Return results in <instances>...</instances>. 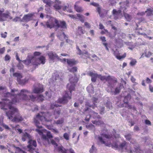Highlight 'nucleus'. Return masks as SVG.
<instances>
[{"mask_svg": "<svg viewBox=\"0 0 153 153\" xmlns=\"http://www.w3.org/2000/svg\"><path fill=\"white\" fill-rule=\"evenodd\" d=\"M55 3V4L53 6V7L56 10H58L60 13L59 10L62 9L60 5V2L58 0H56Z\"/></svg>", "mask_w": 153, "mask_h": 153, "instance_id": "nucleus-25", "label": "nucleus"}, {"mask_svg": "<svg viewBox=\"0 0 153 153\" xmlns=\"http://www.w3.org/2000/svg\"><path fill=\"white\" fill-rule=\"evenodd\" d=\"M13 76L17 77V81L19 83L22 84L25 83L24 82L21 80V78L22 77L21 74L17 73H13Z\"/></svg>", "mask_w": 153, "mask_h": 153, "instance_id": "nucleus-21", "label": "nucleus"}, {"mask_svg": "<svg viewBox=\"0 0 153 153\" xmlns=\"http://www.w3.org/2000/svg\"><path fill=\"white\" fill-rule=\"evenodd\" d=\"M37 97L33 94L29 95V99H30L31 101H33L37 100Z\"/></svg>", "mask_w": 153, "mask_h": 153, "instance_id": "nucleus-47", "label": "nucleus"}, {"mask_svg": "<svg viewBox=\"0 0 153 153\" xmlns=\"http://www.w3.org/2000/svg\"><path fill=\"white\" fill-rule=\"evenodd\" d=\"M11 92L12 93L10 102L11 104H16L23 100L29 99L28 95L32 94V92L27 90L23 89L21 90L20 93H18V91L15 89H12Z\"/></svg>", "mask_w": 153, "mask_h": 153, "instance_id": "nucleus-3", "label": "nucleus"}, {"mask_svg": "<svg viewBox=\"0 0 153 153\" xmlns=\"http://www.w3.org/2000/svg\"><path fill=\"white\" fill-rule=\"evenodd\" d=\"M16 149L15 153H26L25 152L22 150L19 147H15ZM11 153H13V152H11Z\"/></svg>", "mask_w": 153, "mask_h": 153, "instance_id": "nucleus-38", "label": "nucleus"}, {"mask_svg": "<svg viewBox=\"0 0 153 153\" xmlns=\"http://www.w3.org/2000/svg\"><path fill=\"white\" fill-rule=\"evenodd\" d=\"M125 137L127 140L129 141L131 139V135L130 134H128L127 135H125Z\"/></svg>", "mask_w": 153, "mask_h": 153, "instance_id": "nucleus-58", "label": "nucleus"}, {"mask_svg": "<svg viewBox=\"0 0 153 153\" xmlns=\"http://www.w3.org/2000/svg\"><path fill=\"white\" fill-rule=\"evenodd\" d=\"M60 79L59 73L57 72H56L53 74L52 79L53 81L54 80H59Z\"/></svg>", "mask_w": 153, "mask_h": 153, "instance_id": "nucleus-33", "label": "nucleus"}, {"mask_svg": "<svg viewBox=\"0 0 153 153\" xmlns=\"http://www.w3.org/2000/svg\"><path fill=\"white\" fill-rule=\"evenodd\" d=\"M68 65L70 66H72L76 64V61L74 59H66Z\"/></svg>", "mask_w": 153, "mask_h": 153, "instance_id": "nucleus-34", "label": "nucleus"}, {"mask_svg": "<svg viewBox=\"0 0 153 153\" xmlns=\"http://www.w3.org/2000/svg\"><path fill=\"white\" fill-rule=\"evenodd\" d=\"M41 53L38 52H35L34 53V56H31L32 62L33 65H38L41 64H44L45 62V57L41 56H39Z\"/></svg>", "mask_w": 153, "mask_h": 153, "instance_id": "nucleus-7", "label": "nucleus"}, {"mask_svg": "<svg viewBox=\"0 0 153 153\" xmlns=\"http://www.w3.org/2000/svg\"><path fill=\"white\" fill-rule=\"evenodd\" d=\"M49 19L46 22V27L48 28H51L54 26H56L58 20L55 18L49 16Z\"/></svg>", "mask_w": 153, "mask_h": 153, "instance_id": "nucleus-12", "label": "nucleus"}, {"mask_svg": "<svg viewBox=\"0 0 153 153\" xmlns=\"http://www.w3.org/2000/svg\"><path fill=\"white\" fill-rule=\"evenodd\" d=\"M11 126L13 129L17 130L19 132L20 134L22 132V131L21 129L19 128V126L18 125H16L15 126H12V125H11Z\"/></svg>", "mask_w": 153, "mask_h": 153, "instance_id": "nucleus-49", "label": "nucleus"}, {"mask_svg": "<svg viewBox=\"0 0 153 153\" xmlns=\"http://www.w3.org/2000/svg\"><path fill=\"white\" fill-rule=\"evenodd\" d=\"M31 56L30 55L28 56L26 60L22 61L23 62L27 65H29L31 63L33 64L32 62V59L31 58Z\"/></svg>", "mask_w": 153, "mask_h": 153, "instance_id": "nucleus-31", "label": "nucleus"}, {"mask_svg": "<svg viewBox=\"0 0 153 153\" xmlns=\"http://www.w3.org/2000/svg\"><path fill=\"white\" fill-rule=\"evenodd\" d=\"M30 137H31L30 134L26 132H25V133H23V134L22 136V140L23 141H25L27 139L29 140Z\"/></svg>", "mask_w": 153, "mask_h": 153, "instance_id": "nucleus-30", "label": "nucleus"}, {"mask_svg": "<svg viewBox=\"0 0 153 153\" xmlns=\"http://www.w3.org/2000/svg\"><path fill=\"white\" fill-rule=\"evenodd\" d=\"M44 91L42 85L39 84L37 86H34L32 92V93L39 94L43 92Z\"/></svg>", "mask_w": 153, "mask_h": 153, "instance_id": "nucleus-16", "label": "nucleus"}, {"mask_svg": "<svg viewBox=\"0 0 153 153\" xmlns=\"http://www.w3.org/2000/svg\"><path fill=\"white\" fill-rule=\"evenodd\" d=\"M98 78L102 81L105 80L107 81L108 83V86L111 87L114 86V84H112L111 83H115L116 82V79L114 77L110 76H102L101 75L99 74L98 76Z\"/></svg>", "mask_w": 153, "mask_h": 153, "instance_id": "nucleus-9", "label": "nucleus"}, {"mask_svg": "<svg viewBox=\"0 0 153 153\" xmlns=\"http://www.w3.org/2000/svg\"><path fill=\"white\" fill-rule=\"evenodd\" d=\"M69 134L67 133H65L63 134V137L66 140L69 139Z\"/></svg>", "mask_w": 153, "mask_h": 153, "instance_id": "nucleus-50", "label": "nucleus"}, {"mask_svg": "<svg viewBox=\"0 0 153 153\" xmlns=\"http://www.w3.org/2000/svg\"><path fill=\"white\" fill-rule=\"evenodd\" d=\"M111 146L113 148L117 149L126 151L128 153H132L130 145L127 144L125 142L120 144L118 142H115L113 143Z\"/></svg>", "mask_w": 153, "mask_h": 153, "instance_id": "nucleus-5", "label": "nucleus"}, {"mask_svg": "<svg viewBox=\"0 0 153 153\" xmlns=\"http://www.w3.org/2000/svg\"><path fill=\"white\" fill-rule=\"evenodd\" d=\"M11 103L9 102L8 105L9 110L6 111V114L8 118L12 122L16 123L20 122L24 118L19 113L18 109L11 106Z\"/></svg>", "mask_w": 153, "mask_h": 153, "instance_id": "nucleus-4", "label": "nucleus"}, {"mask_svg": "<svg viewBox=\"0 0 153 153\" xmlns=\"http://www.w3.org/2000/svg\"><path fill=\"white\" fill-rule=\"evenodd\" d=\"M89 75L91 77V81L94 82L96 81V78H98V75L93 72H90L89 73Z\"/></svg>", "mask_w": 153, "mask_h": 153, "instance_id": "nucleus-27", "label": "nucleus"}, {"mask_svg": "<svg viewBox=\"0 0 153 153\" xmlns=\"http://www.w3.org/2000/svg\"><path fill=\"white\" fill-rule=\"evenodd\" d=\"M131 98V96L129 94H128V95L125 96L124 100V102L125 103L127 104V106L126 105V107H127L128 108L130 109H132L134 111H136V109L134 107H132V106L129 105L127 104L128 101L130 100Z\"/></svg>", "mask_w": 153, "mask_h": 153, "instance_id": "nucleus-17", "label": "nucleus"}, {"mask_svg": "<svg viewBox=\"0 0 153 153\" xmlns=\"http://www.w3.org/2000/svg\"><path fill=\"white\" fill-rule=\"evenodd\" d=\"M121 12L122 11L121 10L118 11H117L115 9L113 10L112 13L115 19H118L120 18L122 15Z\"/></svg>", "mask_w": 153, "mask_h": 153, "instance_id": "nucleus-19", "label": "nucleus"}, {"mask_svg": "<svg viewBox=\"0 0 153 153\" xmlns=\"http://www.w3.org/2000/svg\"><path fill=\"white\" fill-rule=\"evenodd\" d=\"M90 4L96 7H97L96 9L97 11L98 12L100 16H102V10L101 8L100 7L99 5L95 2H92L90 3Z\"/></svg>", "mask_w": 153, "mask_h": 153, "instance_id": "nucleus-22", "label": "nucleus"}, {"mask_svg": "<svg viewBox=\"0 0 153 153\" xmlns=\"http://www.w3.org/2000/svg\"><path fill=\"white\" fill-rule=\"evenodd\" d=\"M121 4V9L123 10L125 18L127 21H130L131 19V16L130 15L125 13L126 11V9L129 7V2L126 1L125 2L120 3Z\"/></svg>", "mask_w": 153, "mask_h": 153, "instance_id": "nucleus-10", "label": "nucleus"}, {"mask_svg": "<svg viewBox=\"0 0 153 153\" xmlns=\"http://www.w3.org/2000/svg\"><path fill=\"white\" fill-rule=\"evenodd\" d=\"M34 13H29L28 14L25 15L23 18L22 20L24 22H27L31 20L32 18L34 15Z\"/></svg>", "mask_w": 153, "mask_h": 153, "instance_id": "nucleus-20", "label": "nucleus"}, {"mask_svg": "<svg viewBox=\"0 0 153 153\" xmlns=\"http://www.w3.org/2000/svg\"><path fill=\"white\" fill-rule=\"evenodd\" d=\"M37 98V100L38 102H42L44 100V97L41 94L38 95Z\"/></svg>", "mask_w": 153, "mask_h": 153, "instance_id": "nucleus-42", "label": "nucleus"}, {"mask_svg": "<svg viewBox=\"0 0 153 153\" xmlns=\"http://www.w3.org/2000/svg\"><path fill=\"white\" fill-rule=\"evenodd\" d=\"M0 93H3L2 94V96L4 97L5 98L3 99L6 101V102H4V103L5 104H8L9 102H10L11 99V95H12V93L11 92V94L9 92L6 91V90L5 88L2 86L0 87Z\"/></svg>", "mask_w": 153, "mask_h": 153, "instance_id": "nucleus-8", "label": "nucleus"}, {"mask_svg": "<svg viewBox=\"0 0 153 153\" xmlns=\"http://www.w3.org/2000/svg\"><path fill=\"white\" fill-rule=\"evenodd\" d=\"M7 33L6 32H4V33H1V35L2 37L5 38L7 36Z\"/></svg>", "mask_w": 153, "mask_h": 153, "instance_id": "nucleus-62", "label": "nucleus"}, {"mask_svg": "<svg viewBox=\"0 0 153 153\" xmlns=\"http://www.w3.org/2000/svg\"><path fill=\"white\" fill-rule=\"evenodd\" d=\"M99 109L100 111V114H102L104 113V111L105 110L104 107L100 106L99 107Z\"/></svg>", "mask_w": 153, "mask_h": 153, "instance_id": "nucleus-54", "label": "nucleus"}, {"mask_svg": "<svg viewBox=\"0 0 153 153\" xmlns=\"http://www.w3.org/2000/svg\"><path fill=\"white\" fill-rule=\"evenodd\" d=\"M4 10V9L0 10V21H5L7 19H12V18L10 16V12L8 10H6L5 13H2Z\"/></svg>", "mask_w": 153, "mask_h": 153, "instance_id": "nucleus-11", "label": "nucleus"}, {"mask_svg": "<svg viewBox=\"0 0 153 153\" xmlns=\"http://www.w3.org/2000/svg\"><path fill=\"white\" fill-rule=\"evenodd\" d=\"M21 62H19V64H18L17 66L18 68L19 69H21L23 68V65L21 63Z\"/></svg>", "mask_w": 153, "mask_h": 153, "instance_id": "nucleus-55", "label": "nucleus"}, {"mask_svg": "<svg viewBox=\"0 0 153 153\" xmlns=\"http://www.w3.org/2000/svg\"><path fill=\"white\" fill-rule=\"evenodd\" d=\"M106 106L108 108L110 109L111 107V102L108 101L106 104Z\"/></svg>", "mask_w": 153, "mask_h": 153, "instance_id": "nucleus-52", "label": "nucleus"}, {"mask_svg": "<svg viewBox=\"0 0 153 153\" xmlns=\"http://www.w3.org/2000/svg\"><path fill=\"white\" fill-rule=\"evenodd\" d=\"M85 31L83 30L82 27H78V30L76 33L77 35H80L84 33Z\"/></svg>", "mask_w": 153, "mask_h": 153, "instance_id": "nucleus-36", "label": "nucleus"}, {"mask_svg": "<svg viewBox=\"0 0 153 153\" xmlns=\"http://www.w3.org/2000/svg\"><path fill=\"white\" fill-rule=\"evenodd\" d=\"M114 54L116 58L119 60L125 58L126 56V53H124L122 56H119L118 55V52L117 51H114Z\"/></svg>", "mask_w": 153, "mask_h": 153, "instance_id": "nucleus-32", "label": "nucleus"}, {"mask_svg": "<svg viewBox=\"0 0 153 153\" xmlns=\"http://www.w3.org/2000/svg\"><path fill=\"white\" fill-rule=\"evenodd\" d=\"M112 84H114V86L113 87H110L108 86L109 88H110V90H108V92H111V94H114V95H116L117 94H118L120 92L121 89H122L123 88V86L122 84H120V86L118 87H117L115 89V91H114L113 88V87L114 86V83H111Z\"/></svg>", "mask_w": 153, "mask_h": 153, "instance_id": "nucleus-14", "label": "nucleus"}, {"mask_svg": "<svg viewBox=\"0 0 153 153\" xmlns=\"http://www.w3.org/2000/svg\"><path fill=\"white\" fill-rule=\"evenodd\" d=\"M85 55V56L87 57H89L90 54L88 53V52L85 50H84L82 51V55H81L83 56Z\"/></svg>", "mask_w": 153, "mask_h": 153, "instance_id": "nucleus-48", "label": "nucleus"}, {"mask_svg": "<svg viewBox=\"0 0 153 153\" xmlns=\"http://www.w3.org/2000/svg\"><path fill=\"white\" fill-rule=\"evenodd\" d=\"M58 106H61L58 104L53 103L51 104V108L52 109H54L55 107L57 108Z\"/></svg>", "mask_w": 153, "mask_h": 153, "instance_id": "nucleus-53", "label": "nucleus"}, {"mask_svg": "<svg viewBox=\"0 0 153 153\" xmlns=\"http://www.w3.org/2000/svg\"><path fill=\"white\" fill-rule=\"evenodd\" d=\"M152 55V53L150 52H146L145 53V56L146 57H149L151 56Z\"/></svg>", "mask_w": 153, "mask_h": 153, "instance_id": "nucleus-57", "label": "nucleus"}, {"mask_svg": "<svg viewBox=\"0 0 153 153\" xmlns=\"http://www.w3.org/2000/svg\"><path fill=\"white\" fill-rule=\"evenodd\" d=\"M3 117L1 116L0 117V125L3 126L4 124L3 123Z\"/></svg>", "mask_w": 153, "mask_h": 153, "instance_id": "nucleus-60", "label": "nucleus"}, {"mask_svg": "<svg viewBox=\"0 0 153 153\" xmlns=\"http://www.w3.org/2000/svg\"><path fill=\"white\" fill-rule=\"evenodd\" d=\"M48 55L49 58L51 60H53L56 58L57 59L60 60L61 62H66V59H60L58 55L56 53L52 52H50L48 53Z\"/></svg>", "mask_w": 153, "mask_h": 153, "instance_id": "nucleus-15", "label": "nucleus"}, {"mask_svg": "<svg viewBox=\"0 0 153 153\" xmlns=\"http://www.w3.org/2000/svg\"><path fill=\"white\" fill-rule=\"evenodd\" d=\"M92 100L93 102L92 105L91 104L88 103H87L86 105H88L90 107H92L94 109L95 107L97 105L95 104V103L99 102V101L98 99V98H97L94 97L92 98Z\"/></svg>", "mask_w": 153, "mask_h": 153, "instance_id": "nucleus-23", "label": "nucleus"}, {"mask_svg": "<svg viewBox=\"0 0 153 153\" xmlns=\"http://www.w3.org/2000/svg\"><path fill=\"white\" fill-rule=\"evenodd\" d=\"M61 110L59 108L55 109L53 113V115L55 119H57L59 117L61 114Z\"/></svg>", "mask_w": 153, "mask_h": 153, "instance_id": "nucleus-28", "label": "nucleus"}, {"mask_svg": "<svg viewBox=\"0 0 153 153\" xmlns=\"http://www.w3.org/2000/svg\"><path fill=\"white\" fill-rule=\"evenodd\" d=\"M69 81L70 82L67 85V88L69 91H66L63 97L58 99V102L60 103H66L68 102V100L71 99V92L74 90L75 86L78 81V79L74 74L73 76L69 78Z\"/></svg>", "mask_w": 153, "mask_h": 153, "instance_id": "nucleus-2", "label": "nucleus"}, {"mask_svg": "<svg viewBox=\"0 0 153 153\" xmlns=\"http://www.w3.org/2000/svg\"><path fill=\"white\" fill-rule=\"evenodd\" d=\"M79 3V2H76L75 3L74 5V8L75 10L78 12H81L83 11V10L82 8L77 5Z\"/></svg>", "mask_w": 153, "mask_h": 153, "instance_id": "nucleus-29", "label": "nucleus"}, {"mask_svg": "<svg viewBox=\"0 0 153 153\" xmlns=\"http://www.w3.org/2000/svg\"><path fill=\"white\" fill-rule=\"evenodd\" d=\"M92 123L94 124H95L97 125H100L102 124L105 125L104 124L103 122L101 120H98L97 121L96 120L93 121Z\"/></svg>", "mask_w": 153, "mask_h": 153, "instance_id": "nucleus-41", "label": "nucleus"}, {"mask_svg": "<svg viewBox=\"0 0 153 153\" xmlns=\"http://www.w3.org/2000/svg\"><path fill=\"white\" fill-rule=\"evenodd\" d=\"M57 149L59 152L61 153H67V150L66 149L62 146H58L57 148Z\"/></svg>", "mask_w": 153, "mask_h": 153, "instance_id": "nucleus-35", "label": "nucleus"}, {"mask_svg": "<svg viewBox=\"0 0 153 153\" xmlns=\"http://www.w3.org/2000/svg\"><path fill=\"white\" fill-rule=\"evenodd\" d=\"M56 27L58 28L60 27L63 29H65L66 28V24L65 22L60 21L59 22L58 21Z\"/></svg>", "mask_w": 153, "mask_h": 153, "instance_id": "nucleus-24", "label": "nucleus"}, {"mask_svg": "<svg viewBox=\"0 0 153 153\" xmlns=\"http://www.w3.org/2000/svg\"><path fill=\"white\" fill-rule=\"evenodd\" d=\"M137 62L135 59H132L130 62V64L131 66H133L135 65Z\"/></svg>", "mask_w": 153, "mask_h": 153, "instance_id": "nucleus-56", "label": "nucleus"}, {"mask_svg": "<svg viewBox=\"0 0 153 153\" xmlns=\"http://www.w3.org/2000/svg\"><path fill=\"white\" fill-rule=\"evenodd\" d=\"M28 143L29 144L27 146V147L28 149V151L33 153L34 151L35 148L33 147L32 146H33L35 147L36 146L37 144L36 141L35 140H32L30 138L28 141Z\"/></svg>", "mask_w": 153, "mask_h": 153, "instance_id": "nucleus-13", "label": "nucleus"}, {"mask_svg": "<svg viewBox=\"0 0 153 153\" xmlns=\"http://www.w3.org/2000/svg\"><path fill=\"white\" fill-rule=\"evenodd\" d=\"M105 132H102L100 134V136L96 135L95 136L96 139L97 138L99 141L102 144H105L106 146H110L111 145V142L107 143L105 141V139L104 138L107 139L112 140L113 139V137L110 134H107L106 133L107 131L105 130Z\"/></svg>", "mask_w": 153, "mask_h": 153, "instance_id": "nucleus-6", "label": "nucleus"}, {"mask_svg": "<svg viewBox=\"0 0 153 153\" xmlns=\"http://www.w3.org/2000/svg\"><path fill=\"white\" fill-rule=\"evenodd\" d=\"M51 143L53 145H55L56 146H58L57 143H56V141L54 140H51Z\"/></svg>", "mask_w": 153, "mask_h": 153, "instance_id": "nucleus-63", "label": "nucleus"}, {"mask_svg": "<svg viewBox=\"0 0 153 153\" xmlns=\"http://www.w3.org/2000/svg\"><path fill=\"white\" fill-rule=\"evenodd\" d=\"M77 19H79L82 22H83L84 21V17L82 15L79 14H76Z\"/></svg>", "mask_w": 153, "mask_h": 153, "instance_id": "nucleus-43", "label": "nucleus"}, {"mask_svg": "<svg viewBox=\"0 0 153 153\" xmlns=\"http://www.w3.org/2000/svg\"><path fill=\"white\" fill-rule=\"evenodd\" d=\"M62 7L61 9H62L64 11H65L66 10L67 11H68V7L66 6H65L64 7Z\"/></svg>", "mask_w": 153, "mask_h": 153, "instance_id": "nucleus-64", "label": "nucleus"}, {"mask_svg": "<svg viewBox=\"0 0 153 153\" xmlns=\"http://www.w3.org/2000/svg\"><path fill=\"white\" fill-rule=\"evenodd\" d=\"M91 116L94 119H96V118L99 119L100 118V116L98 115L97 113L93 111L91 112L90 115L86 116L85 119L86 121H89V118Z\"/></svg>", "mask_w": 153, "mask_h": 153, "instance_id": "nucleus-18", "label": "nucleus"}, {"mask_svg": "<svg viewBox=\"0 0 153 153\" xmlns=\"http://www.w3.org/2000/svg\"><path fill=\"white\" fill-rule=\"evenodd\" d=\"M64 122V119L63 118H61L57 121H54V123L56 124L57 125L62 124Z\"/></svg>", "mask_w": 153, "mask_h": 153, "instance_id": "nucleus-39", "label": "nucleus"}, {"mask_svg": "<svg viewBox=\"0 0 153 153\" xmlns=\"http://www.w3.org/2000/svg\"><path fill=\"white\" fill-rule=\"evenodd\" d=\"M89 152L90 153H97V149L94 145L92 146L91 149H90Z\"/></svg>", "mask_w": 153, "mask_h": 153, "instance_id": "nucleus-44", "label": "nucleus"}, {"mask_svg": "<svg viewBox=\"0 0 153 153\" xmlns=\"http://www.w3.org/2000/svg\"><path fill=\"white\" fill-rule=\"evenodd\" d=\"M13 21L15 22H16L21 20V18L19 17H16L13 20Z\"/></svg>", "mask_w": 153, "mask_h": 153, "instance_id": "nucleus-59", "label": "nucleus"}, {"mask_svg": "<svg viewBox=\"0 0 153 153\" xmlns=\"http://www.w3.org/2000/svg\"><path fill=\"white\" fill-rule=\"evenodd\" d=\"M87 90L89 93L93 94L94 93V88L92 85H90L88 86L87 88Z\"/></svg>", "mask_w": 153, "mask_h": 153, "instance_id": "nucleus-37", "label": "nucleus"}, {"mask_svg": "<svg viewBox=\"0 0 153 153\" xmlns=\"http://www.w3.org/2000/svg\"><path fill=\"white\" fill-rule=\"evenodd\" d=\"M139 33L140 34L143 35L145 37L148 38L149 39H152L151 37L147 36L146 34L145 33H141L140 32H139Z\"/></svg>", "mask_w": 153, "mask_h": 153, "instance_id": "nucleus-61", "label": "nucleus"}, {"mask_svg": "<svg viewBox=\"0 0 153 153\" xmlns=\"http://www.w3.org/2000/svg\"><path fill=\"white\" fill-rule=\"evenodd\" d=\"M68 70L70 72L74 73L77 71V68L76 67H74L71 68H68Z\"/></svg>", "mask_w": 153, "mask_h": 153, "instance_id": "nucleus-46", "label": "nucleus"}, {"mask_svg": "<svg viewBox=\"0 0 153 153\" xmlns=\"http://www.w3.org/2000/svg\"><path fill=\"white\" fill-rule=\"evenodd\" d=\"M57 36L61 40H62L63 38L66 39L67 38L66 36L65 35L64 33H62L60 35L58 34Z\"/></svg>", "mask_w": 153, "mask_h": 153, "instance_id": "nucleus-40", "label": "nucleus"}, {"mask_svg": "<svg viewBox=\"0 0 153 153\" xmlns=\"http://www.w3.org/2000/svg\"><path fill=\"white\" fill-rule=\"evenodd\" d=\"M43 1L44 3L46 4L45 6L46 7V8H45V10H48V12H50L51 11L50 8H47V6L49 7L51 6L53 2L51 0H43Z\"/></svg>", "mask_w": 153, "mask_h": 153, "instance_id": "nucleus-26", "label": "nucleus"}, {"mask_svg": "<svg viewBox=\"0 0 153 153\" xmlns=\"http://www.w3.org/2000/svg\"><path fill=\"white\" fill-rule=\"evenodd\" d=\"M148 16H151L153 14V9H149L146 11Z\"/></svg>", "mask_w": 153, "mask_h": 153, "instance_id": "nucleus-45", "label": "nucleus"}, {"mask_svg": "<svg viewBox=\"0 0 153 153\" xmlns=\"http://www.w3.org/2000/svg\"><path fill=\"white\" fill-rule=\"evenodd\" d=\"M52 114L49 112L45 113L41 112L34 118V122L38 128L36 131L40 135H42V142L45 145L50 143L49 139L52 138L53 136L50 132L41 129L42 126L41 123L43 124L45 122H48L52 120L50 118Z\"/></svg>", "mask_w": 153, "mask_h": 153, "instance_id": "nucleus-1", "label": "nucleus"}, {"mask_svg": "<svg viewBox=\"0 0 153 153\" xmlns=\"http://www.w3.org/2000/svg\"><path fill=\"white\" fill-rule=\"evenodd\" d=\"M49 129L51 130L52 131L54 132L56 134H58L59 133V131H58V129L56 128H49Z\"/></svg>", "mask_w": 153, "mask_h": 153, "instance_id": "nucleus-51", "label": "nucleus"}]
</instances>
